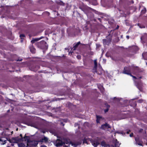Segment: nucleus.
<instances>
[{
    "label": "nucleus",
    "instance_id": "5",
    "mask_svg": "<svg viewBox=\"0 0 147 147\" xmlns=\"http://www.w3.org/2000/svg\"><path fill=\"white\" fill-rule=\"evenodd\" d=\"M120 144H119V142L116 140L115 143V146L113 145H111L109 146L108 144H106V142L104 141H102L101 142V145L104 147H119Z\"/></svg>",
    "mask_w": 147,
    "mask_h": 147
},
{
    "label": "nucleus",
    "instance_id": "48",
    "mask_svg": "<svg viewBox=\"0 0 147 147\" xmlns=\"http://www.w3.org/2000/svg\"><path fill=\"white\" fill-rule=\"evenodd\" d=\"M139 78H142V77L141 76H140V77Z\"/></svg>",
    "mask_w": 147,
    "mask_h": 147
},
{
    "label": "nucleus",
    "instance_id": "39",
    "mask_svg": "<svg viewBox=\"0 0 147 147\" xmlns=\"http://www.w3.org/2000/svg\"><path fill=\"white\" fill-rule=\"evenodd\" d=\"M126 37L127 39H129V36L128 35H127L126 36Z\"/></svg>",
    "mask_w": 147,
    "mask_h": 147
},
{
    "label": "nucleus",
    "instance_id": "1",
    "mask_svg": "<svg viewBox=\"0 0 147 147\" xmlns=\"http://www.w3.org/2000/svg\"><path fill=\"white\" fill-rule=\"evenodd\" d=\"M63 145L64 144H68L69 146L70 144H71L72 146L74 147H76L78 145L81 144L82 142V140H80L77 142H73L70 141V140L68 138H64L63 140Z\"/></svg>",
    "mask_w": 147,
    "mask_h": 147
},
{
    "label": "nucleus",
    "instance_id": "51",
    "mask_svg": "<svg viewBox=\"0 0 147 147\" xmlns=\"http://www.w3.org/2000/svg\"><path fill=\"white\" fill-rule=\"evenodd\" d=\"M11 134H13V131H12L11 132Z\"/></svg>",
    "mask_w": 147,
    "mask_h": 147
},
{
    "label": "nucleus",
    "instance_id": "34",
    "mask_svg": "<svg viewBox=\"0 0 147 147\" xmlns=\"http://www.w3.org/2000/svg\"><path fill=\"white\" fill-rule=\"evenodd\" d=\"M60 124H61V125L63 126H64V124L62 122H61V123Z\"/></svg>",
    "mask_w": 147,
    "mask_h": 147
},
{
    "label": "nucleus",
    "instance_id": "14",
    "mask_svg": "<svg viewBox=\"0 0 147 147\" xmlns=\"http://www.w3.org/2000/svg\"><path fill=\"white\" fill-rule=\"evenodd\" d=\"M80 44H81L80 42V41L78 42L74 46V50H75L76 49V48L78 47V45Z\"/></svg>",
    "mask_w": 147,
    "mask_h": 147
},
{
    "label": "nucleus",
    "instance_id": "53",
    "mask_svg": "<svg viewBox=\"0 0 147 147\" xmlns=\"http://www.w3.org/2000/svg\"><path fill=\"white\" fill-rule=\"evenodd\" d=\"M119 27V26H118V27H117V28Z\"/></svg>",
    "mask_w": 147,
    "mask_h": 147
},
{
    "label": "nucleus",
    "instance_id": "16",
    "mask_svg": "<svg viewBox=\"0 0 147 147\" xmlns=\"http://www.w3.org/2000/svg\"><path fill=\"white\" fill-rule=\"evenodd\" d=\"M18 146L19 147H26L27 146H26L23 143H20L18 144Z\"/></svg>",
    "mask_w": 147,
    "mask_h": 147
},
{
    "label": "nucleus",
    "instance_id": "28",
    "mask_svg": "<svg viewBox=\"0 0 147 147\" xmlns=\"http://www.w3.org/2000/svg\"><path fill=\"white\" fill-rule=\"evenodd\" d=\"M83 143H86L87 144H88V142L86 141V140H83Z\"/></svg>",
    "mask_w": 147,
    "mask_h": 147
},
{
    "label": "nucleus",
    "instance_id": "18",
    "mask_svg": "<svg viewBox=\"0 0 147 147\" xmlns=\"http://www.w3.org/2000/svg\"><path fill=\"white\" fill-rule=\"evenodd\" d=\"M57 4L62 5H64L65 3L62 1L59 0L57 1Z\"/></svg>",
    "mask_w": 147,
    "mask_h": 147
},
{
    "label": "nucleus",
    "instance_id": "46",
    "mask_svg": "<svg viewBox=\"0 0 147 147\" xmlns=\"http://www.w3.org/2000/svg\"><path fill=\"white\" fill-rule=\"evenodd\" d=\"M98 19L100 21V22L101 21V19L100 18H98Z\"/></svg>",
    "mask_w": 147,
    "mask_h": 147
},
{
    "label": "nucleus",
    "instance_id": "6",
    "mask_svg": "<svg viewBox=\"0 0 147 147\" xmlns=\"http://www.w3.org/2000/svg\"><path fill=\"white\" fill-rule=\"evenodd\" d=\"M7 140L11 143H18L22 142V139H20L19 137L13 138L11 139L7 138Z\"/></svg>",
    "mask_w": 147,
    "mask_h": 147
},
{
    "label": "nucleus",
    "instance_id": "19",
    "mask_svg": "<svg viewBox=\"0 0 147 147\" xmlns=\"http://www.w3.org/2000/svg\"><path fill=\"white\" fill-rule=\"evenodd\" d=\"M106 105L107 106V109H106L105 110H104V111L105 113L107 112L108 111L110 107V106L108 105L107 104H106Z\"/></svg>",
    "mask_w": 147,
    "mask_h": 147
},
{
    "label": "nucleus",
    "instance_id": "4",
    "mask_svg": "<svg viewBox=\"0 0 147 147\" xmlns=\"http://www.w3.org/2000/svg\"><path fill=\"white\" fill-rule=\"evenodd\" d=\"M36 46L38 48L42 49H47L48 47L47 45V43L45 41H42L36 44Z\"/></svg>",
    "mask_w": 147,
    "mask_h": 147
},
{
    "label": "nucleus",
    "instance_id": "23",
    "mask_svg": "<svg viewBox=\"0 0 147 147\" xmlns=\"http://www.w3.org/2000/svg\"><path fill=\"white\" fill-rule=\"evenodd\" d=\"M43 139L44 141V142H46L48 140V138L45 136L44 137V138H43Z\"/></svg>",
    "mask_w": 147,
    "mask_h": 147
},
{
    "label": "nucleus",
    "instance_id": "29",
    "mask_svg": "<svg viewBox=\"0 0 147 147\" xmlns=\"http://www.w3.org/2000/svg\"><path fill=\"white\" fill-rule=\"evenodd\" d=\"M38 142H44L43 138H42V139H40V141H38Z\"/></svg>",
    "mask_w": 147,
    "mask_h": 147
},
{
    "label": "nucleus",
    "instance_id": "9",
    "mask_svg": "<svg viewBox=\"0 0 147 147\" xmlns=\"http://www.w3.org/2000/svg\"><path fill=\"white\" fill-rule=\"evenodd\" d=\"M111 128V126L107 123H106L105 124L101 125V128L103 129H105Z\"/></svg>",
    "mask_w": 147,
    "mask_h": 147
},
{
    "label": "nucleus",
    "instance_id": "22",
    "mask_svg": "<svg viewBox=\"0 0 147 147\" xmlns=\"http://www.w3.org/2000/svg\"><path fill=\"white\" fill-rule=\"evenodd\" d=\"M25 37V35L23 34H21L20 35V37L22 39V40H21V42H22L23 41L22 39H23L24 37Z\"/></svg>",
    "mask_w": 147,
    "mask_h": 147
},
{
    "label": "nucleus",
    "instance_id": "37",
    "mask_svg": "<svg viewBox=\"0 0 147 147\" xmlns=\"http://www.w3.org/2000/svg\"><path fill=\"white\" fill-rule=\"evenodd\" d=\"M137 144H138V145H140V146H142V144L141 143H137Z\"/></svg>",
    "mask_w": 147,
    "mask_h": 147
},
{
    "label": "nucleus",
    "instance_id": "38",
    "mask_svg": "<svg viewBox=\"0 0 147 147\" xmlns=\"http://www.w3.org/2000/svg\"><path fill=\"white\" fill-rule=\"evenodd\" d=\"M121 134H125V133H124L123 131H121V133H120Z\"/></svg>",
    "mask_w": 147,
    "mask_h": 147
},
{
    "label": "nucleus",
    "instance_id": "32",
    "mask_svg": "<svg viewBox=\"0 0 147 147\" xmlns=\"http://www.w3.org/2000/svg\"><path fill=\"white\" fill-rule=\"evenodd\" d=\"M130 75L133 78H135V79H137V78H137L136 77H135V76H132V75L131 74Z\"/></svg>",
    "mask_w": 147,
    "mask_h": 147
},
{
    "label": "nucleus",
    "instance_id": "13",
    "mask_svg": "<svg viewBox=\"0 0 147 147\" xmlns=\"http://www.w3.org/2000/svg\"><path fill=\"white\" fill-rule=\"evenodd\" d=\"M142 56L144 59L147 60V52L142 53Z\"/></svg>",
    "mask_w": 147,
    "mask_h": 147
},
{
    "label": "nucleus",
    "instance_id": "33",
    "mask_svg": "<svg viewBox=\"0 0 147 147\" xmlns=\"http://www.w3.org/2000/svg\"><path fill=\"white\" fill-rule=\"evenodd\" d=\"M64 121V122H66V120L65 119H62V120H61V121Z\"/></svg>",
    "mask_w": 147,
    "mask_h": 147
},
{
    "label": "nucleus",
    "instance_id": "31",
    "mask_svg": "<svg viewBox=\"0 0 147 147\" xmlns=\"http://www.w3.org/2000/svg\"><path fill=\"white\" fill-rule=\"evenodd\" d=\"M100 90H101V91L102 92H103V87L102 86H101Z\"/></svg>",
    "mask_w": 147,
    "mask_h": 147
},
{
    "label": "nucleus",
    "instance_id": "24",
    "mask_svg": "<svg viewBox=\"0 0 147 147\" xmlns=\"http://www.w3.org/2000/svg\"><path fill=\"white\" fill-rule=\"evenodd\" d=\"M146 12V9L145 8H144L143 9H142L141 11V13L142 14H144Z\"/></svg>",
    "mask_w": 147,
    "mask_h": 147
},
{
    "label": "nucleus",
    "instance_id": "30",
    "mask_svg": "<svg viewBox=\"0 0 147 147\" xmlns=\"http://www.w3.org/2000/svg\"><path fill=\"white\" fill-rule=\"evenodd\" d=\"M77 57L78 59H81V56L80 55H77Z\"/></svg>",
    "mask_w": 147,
    "mask_h": 147
},
{
    "label": "nucleus",
    "instance_id": "10",
    "mask_svg": "<svg viewBox=\"0 0 147 147\" xmlns=\"http://www.w3.org/2000/svg\"><path fill=\"white\" fill-rule=\"evenodd\" d=\"M123 73L127 75H130L131 74L130 72V70L129 68L125 67L124 68V70L123 71Z\"/></svg>",
    "mask_w": 147,
    "mask_h": 147
},
{
    "label": "nucleus",
    "instance_id": "26",
    "mask_svg": "<svg viewBox=\"0 0 147 147\" xmlns=\"http://www.w3.org/2000/svg\"><path fill=\"white\" fill-rule=\"evenodd\" d=\"M94 63L95 65V67H97V63L96 60H94Z\"/></svg>",
    "mask_w": 147,
    "mask_h": 147
},
{
    "label": "nucleus",
    "instance_id": "35",
    "mask_svg": "<svg viewBox=\"0 0 147 147\" xmlns=\"http://www.w3.org/2000/svg\"><path fill=\"white\" fill-rule=\"evenodd\" d=\"M40 147H47L45 145H42L40 146Z\"/></svg>",
    "mask_w": 147,
    "mask_h": 147
},
{
    "label": "nucleus",
    "instance_id": "47",
    "mask_svg": "<svg viewBox=\"0 0 147 147\" xmlns=\"http://www.w3.org/2000/svg\"><path fill=\"white\" fill-rule=\"evenodd\" d=\"M72 52H69V54L70 53H71V54H72Z\"/></svg>",
    "mask_w": 147,
    "mask_h": 147
},
{
    "label": "nucleus",
    "instance_id": "50",
    "mask_svg": "<svg viewBox=\"0 0 147 147\" xmlns=\"http://www.w3.org/2000/svg\"><path fill=\"white\" fill-rule=\"evenodd\" d=\"M117 133H119V132H116Z\"/></svg>",
    "mask_w": 147,
    "mask_h": 147
},
{
    "label": "nucleus",
    "instance_id": "8",
    "mask_svg": "<svg viewBox=\"0 0 147 147\" xmlns=\"http://www.w3.org/2000/svg\"><path fill=\"white\" fill-rule=\"evenodd\" d=\"M54 144L57 147L63 145V140L58 139L54 143Z\"/></svg>",
    "mask_w": 147,
    "mask_h": 147
},
{
    "label": "nucleus",
    "instance_id": "49",
    "mask_svg": "<svg viewBox=\"0 0 147 147\" xmlns=\"http://www.w3.org/2000/svg\"><path fill=\"white\" fill-rule=\"evenodd\" d=\"M65 50H67V48H65Z\"/></svg>",
    "mask_w": 147,
    "mask_h": 147
},
{
    "label": "nucleus",
    "instance_id": "11",
    "mask_svg": "<svg viewBox=\"0 0 147 147\" xmlns=\"http://www.w3.org/2000/svg\"><path fill=\"white\" fill-rule=\"evenodd\" d=\"M42 37H41L40 38H33L32 40L31 41V43L32 44H33L35 42L37 41L42 39Z\"/></svg>",
    "mask_w": 147,
    "mask_h": 147
},
{
    "label": "nucleus",
    "instance_id": "7",
    "mask_svg": "<svg viewBox=\"0 0 147 147\" xmlns=\"http://www.w3.org/2000/svg\"><path fill=\"white\" fill-rule=\"evenodd\" d=\"M111 38L110 37L109 35L107 37V39H104L103 40V43L105 45H109L111 42Z\"/></svg>",
    "mask_w": 147,
    "mask_h": 147
},
{
    "label": "nucleus",
    "instance_id": "2",
    "mask_svg": "<svg viewBox=\"0 0 147 147\" xmlns=\"http://www.w3.org/2000/svg\"><path fill=\"white\" fill-rule=\"evenodd\" d=\"M80 8L87 15L88 17H90L89 14L90 13H91L90 11V10H92L95 12L96 13L99 14L98 12V11L88 7H85L83 8L80 7Z\"/></svg>",
    "mask_w": 147,
    "mask_h": 147
},
{
    "label": "nucleus",
    "instance_id": "15",
    "mask_svg": "<svg viewBox=\"0 0 147 147\" xmlns=\"http://www.w3.org/2000/svg\"><path fill=\"white\" fill-rule=\"evenodd\" d=\"M3 137H1L0 138V142H2L1 143V145H4L5 144V140L3 139Z\"/></svg>",
    "mask_w": 147,
    "mask_h": 147
},
{
    "label": "nucleus",
    "instance_id": "20",
    "mask_svg": "<svg viewBox=\"0 0 147 147\" xmlns=\"http://www.w3.org/2000/svg\"><path fill=\"white\" fill-rule=\"evenodd\" d=\"M97 119L96 120V121L97 123H99V120L100 119V117L99 116H96Z\"/></svg>",
    "mask_w": 147,
    "mask_h": 147
},
{
    "label": "nucleus",
    "instance_id": "21",
    "mask_svg": "<svg viewBox=\"0 0 147 147\" xmlns=\"http://www.w3.org/2000/svg\"><path fill=\"white\" fill-rule=\"evenodd\" d=\"M86 1H88L89 2H91L92 1H94V2L95 3L94 4V5H96V0H85Z\"/></svg>",
    "mask_w": 147,
    "mask_h": 147
},
{
    "label": "nucleus",
    "instance_id": "41",
    "mask_svg": "<svg viewBox=\"0 0 147 147\" xmlns=\"http://www.w3.org/2000/svg\"><path fill=\"white\" fill-rule=\"evenodd\" d=\"M129 132H130V131L129 130V131H127V132L126 133H127V134H128Z\"/></svg>",
    "mask_w": 147,
    "mask_h": 147
},
{
    "label": "nucleus",
    "instance_id": "36",
    "mask_svg": "<svg viewBox=\"0 0 147 147\" xmlns=\"http://www.w3.org/2000/svg\"><path fill=\"white\" fill-rule=\"evenodd\" d=\"M78 123H75V127H76V126H78Z\"/></svg>",
    "mask_w": 147,
    "mask_h": 147
},
{
    "label": "nucleus",
    "instance_id": "40",
    "mask_svg": "<svg viewBox=\"0 0 147 147\" xmlns=\"http://www.w3.org/2000/svg\"><path fill=\"white\" fill-rule=\"evenodd\" d=\"M133 136V134L132 133L130 134V137H132Z\"/></svg>",
    "mask_w": 147,
    "mask_h": 147
},
{
    "label": "nucleus",
    "instance_id": "43",
    "mask_svg": "<svg viewBox=\"0 0 147 147\" xmlns=\"http://www.w3.org/2000/svg\"><path fill=\"white\" fill-rule=\"evenodd\" d=\"M102 71H101V72H100V73H98V74H99V75H101L102 74Z\"/></svg>",
    "mask_w": 147,
    "mask_h": 147
},
{
    "label": "nucleus",
    "instance_id": "55",
    "mask_svg": "<svg viewBox=\"0 0 147 147\" xmlns=\"http://www.w3.org/2000/svg\"><path fill=\"white\" fill-rule=\"evenodd\" d=\"M146 64L147 65V62L146 63Z\"/></svg>",
    "mask_w": 147,
    "mask_h": 147
},
{
    "label": "nucleus",
    "instance_id": "44",
    "mask_svg": "<svg viewBox=\"0 0 147 147\" xmlns=\"http://www.w3.org/2000/svg\"><path fill=\"white\" fill-rule=\"evenodd\" d=\"M22 60V59H21L20 60H18V61H21Z\"/></svg>",
    "mask_w": 147,
    "mask_h": 147
},
{
    "label": "nucleus",
    "instance_id": "42",
    "mask_svg": "<svg viewBox=\"0 0 147 147\" xmlns=\"http://www.w3.org/2000/svg\"><path fill=\"white\" fill-rule=\"evenodd\" d=\"M42 132L43 133H44V134H45V131H43H43H42Z\"/></svg>",
    "mask_w": 147,
    "mask_h": 147
},
{
    "label": "nucleus",
    "instance_id": "17",
    "mask_svg": "<svg viewBox=\"0 0 147 147\" xmlns=\"http://www.w3.org/2000/svg\"><path fill=\"white\" fill-rule=\"evenodd\" d=\"M28 125L32 126L35 127H36V125L32 122L28 123Z\"/></svg>",
    "mask_w": 147,
    "mask_h": 147
},
{
    "label": "nucleus",
    "instance_id": "54",
    "mask_svg": "<svg viewBox=\"0 0 147 147\" xmlns=\"http://www.w3.org/2000/svg\"><path fill=\"white\" fill-rule=\"evenodd\" d=\"M119 27V26H118V27H117V28Z\"/></svg>",
    "mask_w": 147,
    "mask_h": 147
},
{
    "label": "nucleus",
    "instance_id": "52",
    "mask_svg": "<svg viewBox=\"0 0 147 147\" xmlns=\"http://www.w3.org/2000/svg\"><path fill=\"white\" fill-rule=\"evenodd\" d=\"M18 130V128H17V129H16V130H17V131Z\"/></svg>",
    "mask_w": 147,
    "mask_h": 147
},
{
    "label": "nucleus",
    "instance_id": "27",
    "mask_svg": "<svg viewBox=\"0 0 147 147\" xmlns=\"http://www.w3.org/2000/svg\"><path fill=\"white\" fill-rule=\"evenodd\" d=\"M138 26L140 27V28H145V27L144 26H140V24H138Z\"/></svg>",
    "mask_w": 147,
    "mask_h": 147
},
{
    "label": "nucleus",
    "instance_id": "3",
    "mask_svg": "<svg viewBox=\"0 0 147 147\" xmlns=\"http://www.w3.org/2000/svg\"><path fill=\"white\" fill-rule=\"evenodd\" d=\"M88 140L92 144L94 147H96L100 144V138H97L94 139H89Z\"/></svg>",
    "mask_w": 147,
    "mask_h": 147
},
{
    "label": "nucleus",
    "instance_id": "45",
    "mask_svg": "<svg viewBox=\"0 0 147 147\" xmlns=\"http://www.w3.org/2000/svg\"><path fill=\"white\" fill-rule=\"evenodd\" d=\"M11 146H14V144H11Z\"/></svg>",
    "mask_w": 147,
    "mask_h": 147
},
{
    "label": "nucleus",
    "instance_id": "12",
    "mask_svg": "<svg viewBox=\"0 0 147 147\" xmlns=\"http://www.w3.org/2000/svg\"><path fill=\"white\" fill-rule=\"evenodd\" d=\"M30 49L31 52L33 53H34L36 52V49L34 47L33 45H31L30 47Z\"/></svg>",
    "mask_w": 147,
    "mask_h": 147
},
{
    "label": "nucleus",
    "instance_id": "25",
    "mask_svg": "<svg viewBox=\"0 0 147 147\" xmlns=\"http://www.w3.org/2000/svg\"><path fill=\"white\" fill-rule=\"evenodd\" d=\"M20 136L21 137V138H19L22 139V142L24 141H25V139H24V138H23V137L22 136V134H20Z\"/></svg>",
    "mask_w": 147,
    "mask_h": 147
}]
</instances>
